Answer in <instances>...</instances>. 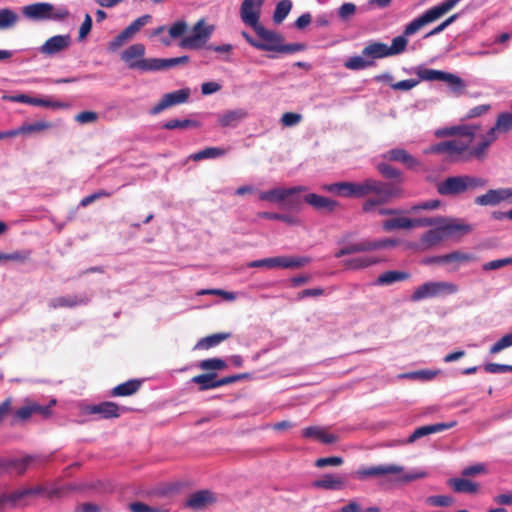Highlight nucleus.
<instances>
[{
	"instance_id": "f8f14e48",
	"label": "nucleus",
	"mask_w": 512,
	"mask_h": 512,
	"mask_svg": "<svg viewBox=\"0 0 512 512\" xmlns=\"http://www.w3.org/2000/svg\"><path fill=\"white\" fill-rule=\"evenodd\" d=\"M382 158L387 162L400 163L412 171H418L422 167L421 161L403 148L390 149L382 154Z\"/></svg>"
},
{
	"instance_id": "412c9836",
	"label": "nucleus",
	"mask_w": 512,
	"mask_h": 512,
	"mask_svg": "<svg viewBox=\"0 0 512 512\" xmlns=\"http://www.w3.org/2000/svg\"><path fill=\"white\" fill-rule=\"evenodd\" d=\"M88 302L89 298L87 296L69 295L51 299L49 306L53 309L74 308L77 306L86 305Z\"/></svg>"
},
{
	"instance_id": "79ce46f5",
	"label": "nucleus",
	"mask_w": 512,
	"mask_h": 512,
	"mask_svg": "<svg viewBox=\"0 0 512 512\" xmlns=\"http://www.w3.org/2000/svg\"><path fill=\"white\" fill-rule=\"evenodd\" d=\"M217 377V374L215 372L212 373H205L194 376L191 381L195 384L199 385L200 391H205L209 389L215 388V378Z\"/></svg>"
},
{
	"instance_id": "423d86ee",
	"label": "nucleus",
	"mask_w": 512,
	"mask_h": 512,
	"mask_svg": "<svg viewBox=\"0 0 512 512\" xmlns=\"http://www.w3.org/2000/svg\"><path fill=\"white\" fill-rule=\"evenodd\" d=\"M22 13L26 18L31 20H63L69 15L65 7L55 8L52 4L46 2L24 6Z\"/></svg>"
},
{
	"instance_id": "a211bd4d",
	"label": "nucleus",
	"mask_w": 512,
	"mask_h": 512,
	"mask_svg": "<svg viewBox=\"0 0 512 512\" xmlns=\"http://www.w3.org/2000/svg\"><path fill=\"white\" fill-rule=\"evenodd\" d=\"M120 407L118 404L105 401L96 405L87 406L86 412L91 415H99L101 419H112L120 416Z\"/></svg>"
},
{
	"instance_id": "de8ad7c7",
	"label": "nucleus",
	"mask_w": 512,
	"mask_h": 512,
	"mask_svg": "<svg viewBox=\"0 0 512 512\" xmlns=\"http://www.w3.org/2000/svg\"><path fill=\"white\" fill-rule=\"evenodd\" d=\"M18 21V15L9 8L0 9V30L13 27Z\"/></svg>"
},
{
	"instance_id": "37998d69",
	"label": "nucleus",
	"mask_w": 512,
	"mask_h": 512,
	"mask_svg": "<svg viewBox=\"0 0 512 512\" xmlns=\"http://www.w3.org/2000/svg\"><path fill=\"white\" fill-rule=\"evenodd\" d=\"M226 154V150L220 147H207L198 151L190 156L194 161H201L203 159L217 158Z\"/></svg>"
},
{
	"instance_id": "4d7b16f0",
	"label": "nucleus",
	"mask_w": 512,
	"mask_h": 512,
	"mask_svg": "<svg viewBox=\"0 0 512 512\" xmlns=\"http://www.w3.org/2000/svg\"><path fill=\"white\" fill-rule=\"evenodd\" d=\"M259 216L266 219L283 221L290 225H296L299 222L297 218L286 214L262 212L259 214Z\"/></svg>"
},
{
	"instance_id": "f03ea898",
	"label": "nucleus",
	"mask_w": 512,
	"mask_h": 512,
	"mask_svg": "<svg viewBox=\"0 0 512 512\" xmlns=\"http://www.w3.org/2000/svg\"><path fill=\"white\" fill-rule=\"evenodd\" d=\"M487 185V180L471 175L447 177L437 185V192L444 196H455Z\"/></svg>"
},
{
	"instance_id": "bb28decb",
	"label": "nucleus",
	"mask_w": 512,
	"mask_h": 512,
	"mask_svg": "<svg viewBox=\"0 0 512 512\" xmlns=\"http://www.w3.org/2000/svg\"><path fill=\"white\" fill-rule=\"evenodd\" d=\"M498 135L493 134V130H489L483 137L482 141L477 146L470 149L468 148V159L475 157L477 159H483L489 146L496 141Z\"/></svg>"
},
{
	"instance_id": "dca6fc26",
	"label": "nucleus",
	"mask_w": 512,
	"mask_h": 512,
	"mask_svg": "<svg viewBox=\"0 0 512 512\" xmlns=\"http://www.w3.org/2000/svg\"><path fill=\"white\" fill-rule=\"evenodd\" d=\"M70 43L71 38L69 35H56L47 39L39 48V51L43 55L53 56L66 50Z\"/></svg>"
},
{
	"instance_id": "a878e982",
	"label": "nucleus",
	"mask_w": 512,
	"mask_h": 512,
	"mask_svg": "<svg viewBox=\"0 0 512 512\" xmlns=\"http://www.w3.org/2000/svg\"><path fill=\"white\" fill-rule=\"evenodd\" d=\"M247 115L244 109L225 111L218 117V124L221 127H235L245 119Z\"/></svg>"
},
{
	"instance_id": "bf43d9fd",
	"label": "nucleus",
	"mask_w": 512,
	"mask_h": 512,
	"mask_svg": "<svg viewBox=\"0 0 512 512\" xmlns=\"http://www.w3.org/2000/svg\"><path fill=\"white\" fill-rule=\"evenodd\" d=\"M512 346V332L501 337L496 343L490 347V353L496 354L500 351Z\"/></svg>"
},
{
	"instance_id": "9d476101",
	"label": "nucleus",
	"mask_w": 512,
	"mask_h": 512,
	"mask_svg": "<svg viewBox=\"0 0 512 512\" xmlns=\"http://www.w3.org/2000/svg\"><path fill=\"white\" fill-rule=\"evenodd\" d=\"M470 144L462 139H454L433 145L427 153H447L453 161L468 160V148Z\"/></svg>"
},
{
	"instance_id": "c85d7f7f",
	"label": "nucleus",
	"mask_w": 512,
	"mask_h": 512,
	"mask_svg": "<svg viewBox=\"0 0 512 512\" xmlns=\"http://www.w3.org/2000/svg\"><path fill=\"white\" fill-rule=\"evenodd\" d=\"M447 484L457 493L475 494L479 490V484L465 478H451Z\"/></svg>"
},
{
	"instance_id": "b1692460",
	"label": "nucleus",
	"mask_w": 512,
	"mask_h": 512,
	"mask_svg": "<svg viewBox=\"0 0 512 512\" xmlns=\"http://www.w3.org/2000/svg\"><path fill=\"white\" fill-rule=\"evenodd\" d=\"M313 487L324 490H341L345 486V480L335 474H324L320 479L312 483Z\"/></svg>"
},
{
	"instance_id": "6e6552de",
	"label": "nucleus",
	"mask_w": 512,
	"mask_h": 512,
	"mask_svg": "<svg viewBox=\"0 0 512 512\" xmlns=\"http://www.w3.org/2000/svg\"><path fill=\"white\" fill-rule=\"evenodd\" d=\"M56 404V400H51L49 405H40L34 400L26 398L24 405L19 407L13 413L12 424L27 421L34 414L40 415L42 418H49L52 415V407Z\"/></svg>"
},
{
	"instance_id": "20e7f679",
	"label": "nucleus",
	"mask_w": 512,
	"mask_h": 512,
	"mask_svg": "<svg viewBox=\"0 0 512 512\" xmlns=\"http://www.w3.org/2000/svg\"><path fill=\"white\" fill-rule=\"evenodd\" d=\"M306 191L305 186H295L291 188H275L263 191L259 194V199L271 203H282L283 206L290 210H297L301 207L302 198L299 193Z\"/></svg>"
},
{
	"instance_id": "f257e3e1",
	"label": "nucleus",
	"mask_w": 512,
	"mask_h": 512,
	"mask_svg": "<svg viewBox=\"0 0 512 512\" xmlns=\"http://www.w3.org/2000/svg\"><path fill=\"white\" fill-rule=\"evenodd\" d=\"M322 189L345 198L366 197L361 204V211L364 214L392 216L401 213L398 209L385 207L394 199L404 196V189L398 183L366 178L361 182L342 181L323 185Z\"/></svg>"
},
{
	"instance_id": "0eeeda50",
	"label": "nucleus",
	"mask_w": 512,
	"mask_h": 512,
	"mask_svg": "<svg viewBox=\"0 0 512 512\" xmlns=\"http://www.w3.org/2000/svg\"><path fill=\"white\" fill-rule=\"evenodd\" d=\"M458 292V286L451 282H426L420 285L411 295V300L414 302L438 297L442 295L455 294Z\"/></svg>"
},
{
	"instance_id": "13d9d810",
	"label": "nucleus",
	"mask_w": 512,
	"mask_h": 512,
	"mask_svg": "<svg viewBox=\"0 0 512 512\" xmlns=\"http://www.w3.org/2000/svg\"><path fill=\"white\" fill-rule=\"evenodd\" d=\"M151 20L150 15H143L135 19L130 25H128L124 30L131 37L133 34L138 32L143 26H145Z\"/></svg>"
},
{
	"instance_id": "f3484780",
	"label": "nucleus",
	"mask_w": 512,
	"mask_h": 512,
	"mask_svg": "<svg viewBox=\"0 0 512 512\" xmlns=\"http://www.w3.org/2000/svg\"><path fill=\"white\" fill-rule=\"evenodd\" d=\"M215 497L209 490H200L192 493L185 502V507L200 511L215 502Z\"/></svg>"
},
{
	"instance_id": "f704fd0d",
	"label": "nucleus",
	"mask_w": 512,
	"mask_h": 512,
	"mask_svg": "<svg viewBox=\"0 0 512 512\" xmlns=\"http://www.w3.org/2000/svg\"><path fill=\"white\" fill-rule=\"evenodd\" d=\"M231 337V333L228 332H221V333H215L209 336H206L204 338H201L196 346L195 349H202L207 350L212 347L217 346L221 342L225 341L226 339Z\"/></svg>"
},
{
	"instance_id": "ddd939ff",
	"label": "nucleus",
	"mask_w": 512,
	"mask_h": 512,
	"mask_svg": "<svg viewBox=\"0 0 512 512\" xmlns=\"http://www.w3.org/2000/svg\"><path fill=\"white\" fill-rule=\"evenodd\" d=\"M257 36L261 39L259 41L258 49L262 51L277 52L281 42L284 41L281 34L272 30L266 29L260 23L253 27Z\"/></svg>"
},
{
	"instance_id": "864d4df0",
	"label": "nucleus",
	"mask_w": 512,
	"mask_h": 512,
	"mask_svg": "<svg viewBox=\"0 0 512 512\" xmlns=\"http://www.w3.org/2000/svg\"><path fill=\"white\" fill-rule=\"evenodd\" d=\"M443 81L446 82L451 90L457 95L462 94L463 90L465 89V83L459 76L455 74L446 72Z\"/></svg>"
},
{
	"instance_id": "aec40b11",
	"label": "nucleus",
	"mask_w": 512,
	"mask_h": 512,
	"mask_svg": "<svg viewBox=\"0 0 512 512\" xmlns=\"http://www.w3.org/2000/svg\"><path fill=\"white\" fill-rule=\"evenodd\" d=\"M455 425H456V422L452 421V422H449V423H436V424H432V425H425V426L418 427L408 437L407 443H413L416 440H418V439H420V438H422L424 436H427V435H430V434H433V433L442 432L444 430H447V429H450V428L454 427Z\"/></svg>"
},
{
	"instance_id": "a18cd8bd",
	"label": "nucleus",
	"mask_w": 512,
	"mask_h": 512,
	"mask_svg": "<svg viewBox=\"0 0 512 512\" xmlns=\"http://www.w3.org/2000/svg\"><path fill=\"white\" fill-rule=\"evenodd\" d=\"M52 124L47 121H36L34 123L23 124L17 128L18 135L38 133L50 129Z\"/></svg>"
},
{
	"instance_id": "72a5a7b5",
	"label": "nucleus",
	"mask_w": 512,
	"mask_h": 512,
	"mask_svg": "<svg viewBox=\"0 0 512 512\" xmlns=\"http://www.w3.org/2000/svg\"><path fill=\"white\" fill-rule=\"evenodd\" d=\"M410 274L404 271L389 270L380 274L375 282L377 285H391L409 279Z\"/></svg>"
},
{
	"instance_id": "c03bdc74",
	"label": "nucleus",
	"mask_w": 512,
	"mask_h": 512,
	"mask_svg": "<svg viewBox=\"0 0 512 512\" xmlns=\"http://www.w3.org/2000/svg\"><path fill=\"white\" fill-rule=\"evenodd\" d=\"M292 9V1L291 0H281L277 3L274 14H273V21L276 24L282 23L285 18L288 16Z\"/></svg>"
},
{
	"instance_id": "0e129e2a",
	"label": "nucleus",
	"mask_w": 512,
	"mask_h": 512,
	"mask_svg": "<svg viewBox=\"0 0 512 512\" xmlns=\"http://www.w3.org/2000/svg\"><path fill=\"white\" fill-rule=\"evenodd\" d=\"M30 105L52 107V108H68L69 104L59 101H50L47 99L31 97Z\"/></svg>"
},
{
	"instance_id": "e2e57ef3",
	"label": "nucleus",
	"mask_w": 512,
	"mask_h": 512,
	"mask_svg": "<svg viewBox=\"0 0 512 512\" xmlns=\"http://www.w3.org/2000/svg\"><path fill=\"white\" fill-rule=\"evenodd\" d=\"M188 29V25L185 21L180 20L173 23L168 29L170 38L176 39L182 37Z\"/></svg>"
},
{
	"instance_id": "49530a36",
	"label": "nucleus",
	"mask_w": 512,
	"mask_h": 512,
	"mask_svg": "<svg viewBox=\"0 0 512 512\" xmlns=\"http://www.w3.org/2000/svg\"><path fill=\"white\" fill-rule=\"evenodd\" d=\"M377 171L386 179H401L403 173L400 169L387 162H380L376 165Z\"/></svg>"
},
{
	"instance_id": "cd10ccee",
	"label": "nucleus",
	"mask_w": 512,
	"mask_h": 512,
	"mask_svg": "<svg viewBox=\"0 0 512 512\" xmlns=\"http://www.w3.org/2000/svg\"><path fill=\"white\" fill-rule=\"evenodd\" d=\"M142 381L137 379L128 380L115 386L111 391L113 397L131 396L141 388Z\"/></svg>"
},
{
	"instance_id": "052dcab7",
	"label": "nucleus",
	"mask_w": 512,
	"mask_h": 512,
	"mask_svg": "<svg viewBox=\"0 0 512 512\" xmlns=\"http://www.w3.org/2000/svg\"><path fill=\"white\" fill-rule=\"evenodd\" d=\"M427 503L435 507H448L454 503V500L447 495H434L427 498Z\"/></svg>"
},
{
	"instance_id": "4468645a",
	"label": "nucleus",
	"mask_w": 512,
	"mask_h": 512,
	"mask_svg": "<svg viewBox=\"0 0 512 512\" xmlns=\"http://www.w3.org/2000/svg\"><path fill=\"white\" fill-rule=\"evenodd\" d=\"M190 96V89H180L163 95L161 100L151 108L150 113L156 115L164 111L165 109L185 103Z\"/></svg>"
},
{
	"instance_id": "9b49d317",
	"label": "nucleus",
	"mask_w": 512,
	"mask_h": 512,
	"mask_svg": "<svg viewBox=\"0 0 512 512\" xmlns=\"http://www.w3.org/2000/svg\"><path fill=\"white\" fill-rule=\"evenodd\" d=\"M309 263L306 257H287L278 256L265 259L254 260L248 263V267H267V268H299Z\"/></svg>"
},
{
	"instance_id": "69168bd1",
	"label": "nucleus",
	"mask_w": 512,
	"mask_h": 512,
	"mask_svg": "<svg viewBox=\"0 0 512 512\" xmlns=\"http://www.w3.org/2000/svg\"><path fill=\"white\" fill-rule=\"evenodd\" d=\"M473 259V256L470 254H466L460 251H454L449 254H445L444 258L442 260L445 261V263H451V262H468Z\"/></svg>"
},
{
	"instance_id": "680f3d73",
	"label": "nucleus",
	"mask_w": 512,
	"mask_h": 512,
	"mask_svg": "<svg viewBox=\"0 0 512 512\" xmlns=\"http://www.w3.org/2000/svg\"><path fill=\"white\" fill-rule=\"evenodd\" d=\"M412 228L415 227H428V226H440L442 222L445 221V218L437 217V218H418L411 219Z\"/></svg>"
},
{
	"instance_id": "39448f33",
	"label": "nucleus",
	"mask_w": 512,
	"mask_h": 512,
	"mask_svg": "<svg viewBox=\"0 0 512 512\" xmlns=\"http://www.w3.org/2000/svg\"><path fill=\"white\" fill-rule=\"evenodd\" d=\"M460 1L461 0H444L439 5L430 8L407 25L406 33L409 34L418 32L422 27L438 20L444 14L449 12Z\"/></svg>"
},
{
	"instance_id": "5fc2aeb1",
	"label": "nucleus",
	"mask_w": 512,
	"mask_h": 512,
	"mask_svg": "<svg viewBox=\"0 0 512 512\" xmlns=\"http://www.w3.org/2000/svg\"><path fill=\"white\" fill-rule=\"evenodd\" d=\"M199 368L205 371L224 370L227 368V363L220 358H209L202 360L199 363Z\"/></svg>"
},
{
	"instance_id": "6ab92c4d",
	"label": "nucleus",
	"mask_w": 512,
	"mask_h": 512,
	"mask_svg": "<svg viewBox=\"0 0 512 512\" xmlns=\"http://www.w3.org/2000/svg\"><path fill=\"white\" fill-rule=\"evenodd\" d=\"M397 244L396 240L383 239V240H363L358 243L350 244L351 254L367 251H375L387 247H392Z\"/></svg>"
},
{
	"instance_id": "393cba45",
	"label": "nucleus",
	"mask_w": 512,
	"mask_h": 512,
	"mask_svg": "<svg viewBox=\"0 0 512 512\" xmlns=\"http://www.w3.org/2000/svg\"><path fill=\"white\" fill-rule=\"evenodd\" d=\"M305 438H314L324 444H333L338 441V437L334 434L328 433L325 428L319 426H310L302 431Z\"/></svg>"
},
{
	"instance_id": "774afa93",
	"label": "nucleus",
	"mask_w": 512,
	"mask_h": 512,
	"mask_svg": "<svg viewBox=\"0 0 512 512\" xmlns=\"http://www.w3.org/2000/svg\"><path fill=\"white\" fill-rule=\"evenodd\" d=\"M98 114L94 111H82L75 116V121L80 124H87L96 122Z\"/></svg>"
},
{
	"instance_id": "4c0bfd02",
	"label": "nucleus",
	"mask_w": 512,
	"mask_h": 512,
	"mask_svg": "<svg viewBox=\"0 0 512 512\" xmlns=\"http://www.w3.org/2000/svg\"><path fill=\"white\" fill-rule=\"evenodd\" d=\"M406 31H407V26L405 27L402 35H399L392 40L391 46L387 45V52H388L389 56L398 55L405 51L406 46L408 44L407 37L414 34V33L407 34Z\"/></svg>"
},
{
	"instance_id": "7ed1b4c3",
	"label": "nucleus",
	"mask_w": 512,
	"mask_h": 512,
	"mask_svg": "<svg viewBox=\"0 0 512 512\" xmlns=\"http://www.w3.org/2000/svg\"><path fill=\"white\" fill-rule=\"evenodd\" d=\"M403 472V466L388 464L360 468L353 473V477L358 480H366L368 478L384 477L388 475H401L399 478L401 482H411L426 477V472L423 471L405 474H403Z\"/></svg>"
},
{
	"instance_id": "2eb2a0df",
	"label": "nucleus",
	"mask_w": 512,
	"mask_h": 512,
	"mask_svg": "<svg viewBox=\"0 0 512 512\" xmlns=\"http://www.w3.org/2000/svg\"><path fill=\"white\" fill-rule=\"evenodd\" d=\"M263 3L264 0H244L242 2L240 15L246 25L253 28L259 24L260 11Z\"/></svg>"
},
{
	"instance_id": "338daca9",
	"label": "nucleus",
	"mask_w": 512,
	"mask_h": 512,
	"mask_svg": "<svg viewBox=\"0 0 512 512\" xmlns=\"http://www.w3.org/2000/svg\"><path fill=\"white\" fill-rule=\"evenodd\" d=\"M344 462L343 458L340 456H331V457H324V458H318L315 461V466L318 468H324L326 466H340Z\"/></svg>"
},
{
	"instance_id": "c9c22d12",
	"label": "nucleus",
	"mask_w": 512,
	"mask_h": 512,
	"mask_svg": "<svg viewBox=\"0 0 512 512\" xmlns=\"http://www.w3.org/2000/svg\"><path fill=\"white\" fill-rule=\"evenodd\" d=\"M382 229L387 232L400 230V229H412V221L406 217H395L387 219L382 222Z\"/></svg>"
},
{
	"instance_id": "a19ab883",
	"label": "nucleus",
	"mask_w": 512,
	"mask_h": 512,
	"mask_svg": "<svg viewBox=\"0 0 512 512\" xmlns=\"http://www.w3.org/2000/svg\"><path fill=\"white\" fill-rule=\"evenodd\" d=\"M415 73L419 77V82L423 81H442L444 80L445 73L444 71L429 69L424 67H418L415 70Z\"/></svg>"
},
{
	"instance_id": "1a4fd4ad",
	"label": "nucleus",
	"mask_w": 512,
	"mask_h": 512,
	"mask_svg": "<svg viewBox=\"0 0 512 512\" xmlns=\"http://www.w3.org/2000/svg\"><path fill=\"white\" fill-rule=\"evenodd\" d=\"M213 31V25H206L205 19H200L194 24L192 35L183 37L179 46L188 49H199L211 37Z\"/></svg>"
},
{
	"instance_id": "2f4dec72",
	"label": "nucleus",
	"mask_w": 512,
	"mask_h": 512,
	"mask_svg": "<svg viewBox=\"0 0 512 512\" xmlns=\"http://www.w3.org/2000/svg\"><path fill=\"white\" fill-rule=\"evenodd\" d=\"M362 55L369 60L381 59L389 57L387 52V44L382 42H371L362 50Z\"/></svg>"
},
{
	"instance_id": "c756f323",
	"label": "nucleus",
	"mask_w": 512,
	"mask_h": 512,
	"mask_svg": "<svg viewBox=\"0 0 512 512\" xmlns=\"http://www.w3.org/2000/svg\"><path fill=\"white\" fill-rule=\"evenodd\" d=\"M441 227L445 237L464 235L472 230V227L468 224L458 223L455 220L448 219H445V221L441 223Z\"/></svg>"
},
{
	"instance_id": "473e14b6",
	"label": "nucleus",
	"mask_w": 512,
	"mask_h": 512,
	"mask_svg": "<svg viewBox=\"0 0 512 512\" xmlns=\"http://www.w3.org/2000/svg\"><path fill=\"white\" fill-rule=\"evenodd\" d=\"M475 204L480 206H495L503 202L502 190L489 189L485 194L477 196L474 200Z\"/></svg>"
},
{
	"instance_id": "58836bf2",
	"label": "nucleus",
	"mask_w": 512,
	"mask_h": 512,
	"mask_svg": "<svg viewBox=\"0 0 512 512\" xmlns=\"http://www.w3.org/2000/svg\"><path fill=\"white\" fill-rule=\"evenodd\" d=\"M476 127L470 125H461L454 126L446 130L447 135H459L463 137L465 142L471 144L474 135H475Z\"/></svg>"
},
{
	"instance_id": "6e6d98bb",
	"label": "nucleus",
	"mask_w": 512,
	"mask_h": 512,
	"mask_svg": "<svg viewBox=\"0 0 512 512\" xmlns=\"http://www.w3.org/2000/svg\"><path fill=\"white\" fill-rule=\"evenodd\" d=\"M129 510L131 512H169V508L165 506L153 507L143 502H133L129 504Z\"/></svg>"
},
{
	"instance_id": "7c9ffc66",
	"label": "nucleus",
	"mask_w": 512,
	"mask_h": 512,
	"mask_svg": "<svg viewBox=\"0 0 512 512\" xmlns=\"http://www.w3.org/2000/svg\"><path fill=\"white\" fill-rule=\"evenodd\" d=\"M511 112L505 111L498 114L495 124L489 130H493V134L508 133L512 130V103L510 105Z\"/></svg>"
},
{
	"instance_id": "3c124183",
	"label": "nucleus",
	"mask_w": 512,
	"mask_h": 512,
	"mask_svg": "<svg viewBox=\"0 0 512 512\" xmlns=\"http://www.w3.org/2000/svg\"><path fill=\"white\" fill-rule=\"evenodd\" d=\"M366 57L362 56H353L349 58L345 63L344 66L347 69L350 70H362L367 67H370L374 64L372 60L365 59Z\"/></svg>"
},
{
	"instance_id": "09e8293b",
	"label": "nucleus",
	"mask_w": 512,
	"mask_h": 512,
	"mask_svg": "<svg viewBox=\"0 0 512 512\" xmlns=\"http://www.w3.org/2000/svg\"><path fill=\"white\" fill-rule=\"evenodd\" d=\"M199 127V123L190 119H171L165 122L162 125L163 129L173 130V129H188V128H196Z\"/></svg>"
},
{
	"instance_id": "ea45409f",
	"label": "nucleus",
	"mask_w": 512,
	"mask_h": 512,
	"mask_svg": "<svg viewBox=\"0 0 512 512\" xmlns=\"http://www.w3.org/2000/svg\"><path fill=\"white\" fill-rule=\"evenodd\" d=\"M32 461V457H24L21 459H10L3 462V467L15 471L18 475L24 474L27 467Z\"/></svg>"
},
{
	"instance_id": "603ef678",
	"label": "nucleus",
	"mask_w": 512,
	"mask_h": 512,
	"mask_svg": "<svg viewBox=\"0 0 512 512\" xmlns=\"http://www.w3.org/2000/svg\"><path fill=\"white\" fill-rule=\"evenodd\" d=\"M134 66H138V70L141 71H159L163 69V59L160 58H150V59H140L138 64Z\"/></svg>"
},
{
	"instance_id": "4be33fe9",
	"label": "nucleus",
	"mask_w": 512,
	"mask_h": 512,
	"mask_svg": "<svg viewBox=\"0 0 512 512\" xmlns=\"http://www.w3.org/2000/svg\"><path fill=\"white\" fill-rule=\"evenodd\" d=\"M303 200L312 207H314L316 210L320 211L324 210L332 212L338 206L337 201L315 193L307 194Z\"/></svg>"
},
{
	"instance_id": "8fccbe9b",
	"label": "nucleus",
	"mask_w": 512,
	"mask_h": 512,
	"mask_svg": "<svg viewBox=\"0 0 512 512\" xmlns=\"http://www.w3.org/2000/svg\"><path fill=\"white\" fill-rule=\"evenodd\" d=\"M377 263V259L371 256L355 257L345 261V266L349 269H362Z\"/></svg>"
},
{
	"instance_id": "e433bc0d",
	"label": "nucleus",
	"mask_w": 512,
	"mask_h": 512,
	"mask_svg": "<svg viewBox=\"0 0 512 512\" xmlns=\"http://www.w3.org/2000/svg\"><path fill=\"white\" fill-rule=\"evenodd\" d=\"M445 237L441 225L424 233L421 237V244L425 248H430L440 243Z\"/></svg>"
},
{
	"instance_id": "5701e85b",
	"label": "nucleus",
	"mask_w": 512,
	"mask_h": 512,
	"mask_svg": "<svg viewBox=\"0 0 512 512\" xmlns=\"http://www.w3.org/2000/svg\"><path fill=\"white\" fill-rule=\"evenodd\" d=\"M145 46L141 43H136L129 46L123 51L121 58L125 61L130 69H138V66H134L140 62V59H144Z\"/></svg>"
}]
</instances>
